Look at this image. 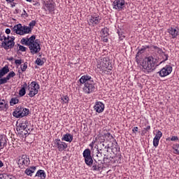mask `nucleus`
Returning a JSON list of instances; mask_svg holds the SVG:
<instances>
[{
    "mask_svg": "<svg viewBox=\"0 0 179 179\" xmlns=\"http://www.w3.org/2000/svg\"><path fill=\"white\" fill-rule=\"evenodd\" d=\"M80 86L83 87V92L85 94H92L97 90V84L89 74H85L81 76L78 80Z\"/></svg>",
    "mask_w": 179,
    "mask_h": 179,
    "instance_id": "1",
    "label": "nucleus"
},
{
    "mask_svg": "<svg viewBox=\"0 0 179 179\" xmlns=\"http://www.w3.org/2000/svg\"><path fill=\"white\" fill-rule=\"evenodd\" d=\"M22 45H27L32 54H38L41 51V47L38 43V39L36 40V36L33 35L30 38H22L20 41Z\"/></svg>",
    "mask_w": 179,
    "mask_h": 179,
    "instance_id": "2",
    "label": "nucleus"
},
{
    "mask_svg": "<svg viewBox=\"0 0 179 179\" xmlns=\"http://www.w3.org/2000/svg\"><path fill=\"white\" fill-rule=\"evenodd\" d=\"M139 65L143 72H148V73L153 72L157 66V59L153 56L146 57L140 62Z\"/></svg>",
    "mask_w": 179,
    "mask_h": 179,
    "instance_id": "3",
    "label": "nucleus"
},
{
    "mask_svg": "<svg viewBox=\"0 0 179 179\" xmlns=\"http://www.w3.org/2000/svg\"><path fill=\"white\" fill-rule=\"evenodd\" d=\"M96 66L99 70L104 72L106 75H111L113 66H110V59L108 57H100L97 61Z\"/></svg>",
    "mask_w": 179,
    "mask_h": 179,
    "instance_id": "4",
    "label": "nucleus"
},
{
    "mask_svg": "<svg viewBox=\"0 0 179 179\" xmlns=\"http://www.w3.org/2000/svg\"><path fill=\"white\" fill-rule=\"evenodd\" d=\"M40 90V85L36 81H32L31 83L27 84V90L28 92V96L29 97H34L36 94H38Z\"/></svg>",
    "mask_w": 179,
    "mask_h": 179,
    "instance_id": "5",
    "label": "nucleus"
},
{
    "mask_svg": "<svg viewBox=\"0 0 179 179\" xmlns=\"http://www.w3.org/2000/svg\"><path fill=\"white\" fill-rule=\"evenodd\" d=\"M13 30L14 33L19 34V36H24L25 34H31V29L26 25L22 26V24H15L13 27Z\"/></svg>",
    "mask_w": 179,
    "mask_h": 179,
    "instance_id": "6",
    "label": "nucleus"
},
{
    "mask_svg": "<svg viewBox=\"0 0 179 179\" xmlns=\"http://www.w3.org/2000/svg\"><path fill=\"white\" fill-rule=\"evenodd\" d=\"M17 164L20 169H24L30 164V158L27 155H22L17 158Z\"/></svg>",
    "mask_w": 179,
    "mask_h": 179,
    "instance_id": "7",
    "label": "nucleus"
},
{
    "mask_svg": "<svg viewBox=\"0 0 179 179\" xmlns=\"http://www.w3.org/2000/svg\"><path fill=\"white\" fill-rule=\"evenodd\" d=\"M29 113H30V110L26 108H17L13 113V115L15 118H23V117L29 115Z\"/></svg>",
    "mask_w": 179,
    "mask_h": 179,
    "instance_id": "8",
    "label": "nucleus"
},
{
    "mask_svg": "<svg viewBox=\"0 0 179 179\" xmlns=\"http://www.w3.org/2000/svg\"><path fill=\"white\" fill-rule=\"evenodd\" d=\"M87 22L89 26L94 27L95 26H97L100 22H101V17L98 14H92L91 15L88 16Z\"/></svg>",
    "mask_w": 179,
    "mask_h": 179,
    "instance_id": "9",
    "label": "nucleus"
},
{
    "mask_svg": "<svg viewBox=\"0 0 179 179\" xmlns=\"http://www.w3.org/2000/svg\"><path fill=\"white\" fill-rule=\"evenodd\" d=\"M83 156L84 157L85 163L89 167H92L93 165V158L92 157V152L90 149L87 148L83 151Z\"/></svg>",
    "mask_w": 179,
    "mask_h": 179,
    "instance_id": "10",
    "label": "nucleus"
},
{
    "mask_svg": "<svg viewBox=\"0 0 179 179\" xmlns=\"http://www.w3.org/2000/svg\"><path fill=\"white\" fill-rule=\"evenodd\" d=\"M54 148H56L57 150H59V152H64L65 149L68 148V144L65 142L61 141V139L56 138L54 141Z\"/></svg>",
    "mask_w": 179,
    "mask_h": 179,
    "instance_id": "11",
    "label": "nucleus"
},
{
    "mask_svg": "<svg viewBox=\"0 0 179 179\" xmlns=\"http://www.w3.org/2000/svg\"><path fill=\"white\" fill-rule=\"evenodd\" d=\"M4 48L6 50H9L10 48H13L15 46V36H9L4 38Z\"/></svg>",
    "mask_w": 179,
    "mask_h": 179,
    "instance_id": "12",
    "label": "nucleus"
},
{
    "mask_svg": "<svg viewBox=\"0 0 179 179\" xmlns=\"http://www.w3.org/2000/svg\"><path fill=\"white\" fill-rule=\"evenodd\" d=\"M171 72H173V67L170 65H166L158 73L161 78H165V76H169Z\"/></svg>",
    "mask_w": 179,
    "mask_h": 179,
    "instance_id": "13",
    "label": "nucleus"
},
{
    "mask_svg": "<svg viewBox=\"0 0 179 179\" xmlns=\"http://www.w3.org/2000/svg\"><path fill=\"white\" fill-rule=\"evenodd\" d=\"M113 9L116 10H122L125 8V0H115L113 1Z\"/></svg>",
    "mask_w": 179,
    "mask_h": 179,
    "instance_id": "14",
    "label": "nucleus"
},
{
    "mask_svg": "<svg viewBox=\"0 0 179 179\" xmlns=\"http://www.w3.org/2000/svg\"><path fill=\"white\" fill-rule=\"evenodd\" d=\"M168 33L171 38H177V36H179V29L177 27H171L168 29Z\"/></svg>",
    "mask_w": 179,
    "mask_h": 179,
    "instance_id": "15",
    "label": "nucleus"
},
{
    "mask_svg": "<svg viewBox=\"0 0 179 179\" xmlns=\"http://www.w3.org/2000/svg\"><path fill=\"white\" fill-rule=\"evenodd\" d=\"M105 106L104 103L101 101H96L95 103V105L94 106V110L96 111V113H103L104 111Z\"/></svg>",
    "mask_w": 179,
    "mask_h": 179,
    "instance_id": "16",
    "label": "nucleus"
},
{
    "mask_svg": "<svg viewBox=\"0 0 179 179\" xmlns=\"http://www.w3.org/2000/svg\"><path fill=\"white\" fill-rule=\"evenodd\" d=\"M152 50L155 52H157V54H158L159 55H164L166 57L165 60L169 59V55H167V54H166V52H163V50H162V48H160L157 46L153 45V46H152Z\"/></svg>",
    "mask_w": 179,
    "mask_h": 179,
    "instance_id": "17",
    "label": "nucleus"
},
{
    "mask_svg": "<svg viewBox=\"0 0 179 179\" xmlns=\"http://www.w3.org/2000/svg\"><path fill=\"white\" fill-rule=\"evenodd\" d=\"M8 108H9L8 101L3 99L0 101V111H7Z\"/></svg>",
    "mask_w": 179,
    "mask_h": 179,
    "instance_id": "18",
    "label": "nucleus"
},
{
    "mask_svg": "<svg viewBox=\"0 0 179 179\" xmlns=\"http://www.w3.org/2000/svg\"><path fill=\"white\" fill-rule=\"evenodd\" d=\"M62 141H64L65 142H69L71 143V142L73 141V135L69 133H66V134L63 135Z\"/></svg>",
    "mask_w": 179,
    "mask_h": 179,
    "instance_id": "19",
    "label": "nucleus"
},
{
    "mask_svg": "<svg viewBox=\"0 0 179 179\" xmlns=\"http://www.w3.org/2000/svg\"><path fill=\"white\" fill-rule=\"evenodd\" d=\"M35 177H39L41 179H45V177H47V175L45 174V171L44 170L39 169Z\"/></svg>",
    "mask_w": 179,
    "mask_h": 179,
    "instance_id": "20",
    "label": "nucleus"
},
{
    "mask_svg": "<svg viewBox=\"0 0 179 179\" xmlns=\"http://www.w3.org/2000/svg\"><path fill=\"white\" fill-rule=\"evenodd\" d=\"M9 72V66H5L0 69V78H3Z\"/></svg>",
    "mask_w": 179,
    "mask_h": 179,
    "instance_id": "21",
    "label": "nucleus"
},
{
    "mask_svg": "<svg viewBox=\"0 0 179 179\" xmlns=\"http://www.w3.org/2000/svg\"><path fill=\"white\" fill-rule=\"evenodd\" d=\"M35 171H36V166H30L29 168L25 170V174H27V176H29L30 177H31V176H33V173Z\"/></svg>",
    "mask_w": 179,
    "mask_h": 179,
    "instance_id": "22",
    "label": "nucleus"
},
{
    "mask_svg": "<svg viewBox=\"0 0 179 179\" xmlns=\"http://www.w3.org/2000/svg\"><path fill=\"white\" fill-rule=\"evenodd\" d=\"M45 8L46 10H48L49 12H54V10H55V5L52 3H46Z\"/></svg>",
    "mask_w": 179,
    "mask_h": 179,
    "instance_id": "23",
    "label": "nucleus"
},
{
    "mask_svg": "<svg viewBox=\"0 0 179 179\" xmlns=\"http://www.w3.org/2000/svg\"><path fill=\"white\" fill-rule=\"evenodd\" d=\"M26 87H27V83H25L19 91V96H20V97H23V96L26 94Z\"/></svg>",
    "mask_w": 179,
    "mask_h": 179,
    "instance_id": "24",
    "label": "nucleus"
},
{
    "mask_svg": "<svg viewBox=\"0 0 179 179\" xmlns=\"http://www.w3.org/2000/svg\"><path fill=\"white\" fill-rule=\"evenodd\" d=\"M148 48H150V47L149 45L142 46V48L138 51L136 55V58L139 57L140 54H143V52H145V50H148Z\"/></svg>",
    "mask_w": 179,
    "mask_h": 179,
    "instance_id": "25",
    "label": "nucleus"
},
{
    "mask_svg": "<svg viewBox=\"0 0 179 179\" xmlns=\"http://www.w3.org/2000/svg\"><path fill=\"white\" fill-rule=\"evenodd\" d=\"M27 128V124L24 122H21L17 127V131H25Z\"/></svg>",
    "mask_w": 179,
    "mask_h": 179,
    "instance_id": "26",
    "label": "nucleus"
},
{
    "mask_svg": "<svg viewBox=\"0 0 179 179\" xmlns=\"http://www.w3.org/2000/svg\"><path fill=\"white\" fill-rule=\"evenodd\" d=\"M108 31H110V30L107 27H104L101 29V33L102 37H107L108 36H110V34L108 33Z\"/></svg>",
    "mask_w": 179,
    "mask_h": 179,
    "instance_id": "27",
    "label": "nucleus"
},
{
    "mask_svg": "<svg viewBox=\"0 0 179 179\" xmlns=\"http://www.w3.org/2000/svg\"><path fill=\"white\" fill-rule=\"evenodd\" d=\"M62 104H68L69 103V97L66 95L63 96L60 98Z\"/></svg>",
    "mask_w": 179,
    "mask_h": 179,
    "instance_id": "28",
    "label": "nucleus"
},
{
    "mask_svg": "<svg viewBox=\"0 0 179 179\" xmlns=\"http://www.w3.org/2000/svg\"><path fill=\"white\" fill-rule=\"evenodd\" d=\"M19 103V99L17 97L12 98L10 101V106H15Z\"/></svg>",
    "mask_w": 179,
    "mask_h": 179,
    "instance_id": "29",
    "label": "nucleus"
},
{
    "mask_svg": "<svg viewBox=\"0 0 179 179\" xmlns=\"http://www.w3.org/2000/svg\"><path fill=\"white\" fill-rule=\"evenodd\" d=\"M173 153L175 155H179V144H174L173 145Z\"/></svg>",
    "mask_w": 179,
    "mask_h": 179,
    "instance_id": "30",
    "label": "nucleus"
},
{
    "mask_svg": "<svg viewBox=\"0 0 179 179\" xmlns=\"http://www.w3.org/2000/svg\"><path fill=\"white\" fill-rule=\"evenodd\" d=\"M16 76V73L14 71H10L6 76V79L7 80H10L11 78H15Z\"/></svg>",
    "mask_w": 179,
    "mask_h": 179,
    "instance_id": "31",
    "label": "nucleus"
},
{
    "mask_svg": "<svg viewBox=\"0 0 179 179\" xmlns=\"http://www.w3.org/2000/svg\"><path fill=\"white\" fill-rule=\"evenodd\" d=\"M37 22H36V20H32L31 22H29V26H27V27H29V29H31V33L34 27V26H36V24Z\"/></svg>",
    "mask_w": 179,
    "mask_h": 179,
    "instance_id": "32",
    "label": "nucleus"
},
{
    "mask_svg": "<svg viewBox=\"0 0 179 179\" xmlns=\"http://www.w3.org/2000/svg\"><path fill=\"white\" fill-rule=\"evenodd\" d=\"M162 136H163V133H162L159 130H158L157 134H155L154 139L160 140L162 138Z\"/></svg>",
    "mask_w": 179,
    "mask_h": 179,
    "instance_id": "33",
    "label": "nucleus"
},
{
    "mask_svg": "<svg viewBox=\"0 0 179 179\" xmlns=\"http://www.w3.org/2000/svg\"><path fill=\"white\" fill-rule=\"evenodd\" d=\"M35 64H36V65H38V66H43V65H44V61L41 60V59L40 58H37Z\"/></svg>",
    "mask_w": 179,
    "mask_h": 179,
    "instance_id": "34",
    "label": "nucleus"
},
{
    "mask_svg": "<svg viewBox=\"0 0 179 179\" xmlns=\"http://www.w3.org/2000/svg\"><path fill=\"white\" fill-rule=\"evenodd\" d=\"M103 169V166H97V164H94L93 166H92V170L94 171H100V169Z\"/></svg>",
    "mask_w": 179,
    "mask_h": 179,
    "instance_id": "35",
    "label": "nucleus"
},
{
    "mask_svg": "<svg viewBox=\"0 0 179 179\" xmlns=\"http://www.w3.org/2000/svg\"><path fill=\"white\" fill-rule=\"evenodd\" d=\"M22 72H26V69H27V62L21 64L20 66Z\"/></svg>",
    "mask_w": 179,
    "mask_h": 179,
    "instance_id": "36",
    "label": "nucleus"
},
{
    "mask_svg": "<svg viewBox=\"0 0 179 179\" xmlns=\"http://www.w3.org/2000/svg\"><path fill=\"white\" fill-rule=\"evenodd\" d=\"M5 83H8V80L6 78L0 77V85H5Z\"/></svg>",
    "mask_w": 179,
    "mask_h": 179,
    "instance_id": "37",
    "label": "nucleus"
},
{
    "mask_svg": "<svg viewBox=\"0 0 179 179\" xmlns=\"http://www.w3.org/2000/svg\"><path fill=\"white\" fill-rule=\"evenodd\" d=\"M160 141V140L157 139V138H154L153 139V146L155 148H157V146H159V142Z\"/></svg>",
    "mask_w": 179,
    "mask_h": 179,
    "instance_id": "38",
    "label": "nucleus"
},
{
    "mask_svg": "<svg viewBox=\"0 0 179 179\" xmlns=\"http://www.w3.org/2000/svg\"><path fill=\"white\" fill-rule=\"evenodd\" d=\"M19 50H20V51H22V52H24L27 51V48H26V47H24L22 45H19Z\"/></svg>",
    "mask_w": 179,
    "mask_h": 179,
    "instance_id": "39",
    "label": "nucleus"
},
{
    "mask_svg": "<svg viewBox=\"0 0 179 179\" xmlns=\"http://www.w3.org/2000/svg\"><path fill=\"white\" fill-rule=\"evenodd\" d=\"M5 38H6V36H5V34L2 33V31H0V41H5Z\"/></svg>",
    "mask_w": 179,
    "mask_h": 179,
    "instance_id": "40",
    "label": "nucleus"
},
{
    "mask_svg": "<svg viewBox=\"0 0 179 179\" xmlns=\"http://www.w3.org/2000/svg\"><path fill=\"white\" fill-rule=\"evenodd\" d=\"M104 136H105L106 138H108L109 139H113V138H114V137L113 136V135H111V134H110V133H106V134H104Z\"/></svg>",
    "mask_w": 179,
    "mask_h": 179,
    "instance_id": "41",
    "label": "nucleus"
},
{
    "mask_svg": "<svg viewBox=\"0 0 179 179\" xmlns=\"http://www.w3.org/2000/svg\"><path fill=\"white\" fill-rule=\"evenodd\" d=\"M5 147V141L0 139V149Z\"/></svg>",
    "mask_w": 179,
    "mask_h": 179,
    "instance_id": "42",
    "label": "nucleus"
},
{
    "mask_svg": "<svg viewBox=\"0 0 179 179\" xmlns=\"http://www.w3.org/2000/svg\"><path fill=\"white\" fill-rule=\"evenodd\" d=\"M171 141L172 142H177V141H178V136H173L171 138Z\"/></svg>",
    "mask_w": 179,
    "mask_h": 179,
    "instance_id": "43",
    "label": "nucleus"
},
{
    "mask_svg": "<svg viewBox=\"0 0 179 179\" xmlns=\"http://www.w3.org/2000/svg\"><path fill=\"white\" fill-rule=\"evenodd\" d=\"M31 2H32V5L34 6H40V2L37 1H31Z\"/></svg>",
    "mask_w": 179,
    "mask_h": 179,
    "instance_id": "44",
    "label": "nucleus"
},
{
    "mask_svg": "<svg viewBox=\"0 0 179 179\" xmlns=\"http://www.w3.org/2000/svg\"><path fill=\"white\" fill-rule=\"evenodd\" d=\"M8 174L2 173L0 174V179H7Z\"/></svg>",
    "mask_w": 179,
    "mask_h": 179,
    "instance_id": "45",
    "label": "nucleus"
},
{
    "mask_svg": "<svg viewBox=\"0 0 179 179\" xmlns=\"http://www.w3.org/2000/svg\"><path fill=\"white\" fill-rule=\"evenodd\" d=\"M22 17H29V15L27 14L25 10H23L22 13Z\"/></svg>",
    "mask_w": 179,
    "mask_h": 179,
    "instance_id": "46",
    "label": "nucleus"
},
{
    "mask_svg": "<svg viewBox=\"0 0 179 179\" xmlns=\"http://www.w3.org/2000/svg\"><path fill=\"white\" fill-rule=\"evenodd\" d=\"M15 64L16 65H22V59H15Z\"/></svg>",
    "mask_w": 179,
    "mask_h": 179,
    "instance_id": "47",
    "label": "nucleus"
},
{
    "mask_svg": "<svg viewBox=\"0 0 179 179\" xmlns=\"http://www.w3.org/2000/svg\"><path fill=\"white\" fill-rule=\"evenodd\" d=\"M7 179H16V177L13 176V175L7 174Z\"/></svg>",
    "mask_w": 179,
    "mask_h": 179,
    "instance_id": "48",
    "label": "nucleus"
},
{
    "mask_svg": "<svg viewBox=\"0 0 179 179\" xmlns=\"http://www.w3.org/2000/svg\"><path fill=\"white\" fill-rule=\"evenodd\" d=\"M138 127H134L132 129V131L134 132V134H136L138 132Z\"/></svg>",
    "mask_w": 179,
    "mask_h": 179,
    "instance_id": "49",
    "label": "nucleus"
},
{
    "mask_svg": "<svg viewBox=\"0 0 179 179\" xmlns=\"http://www.w3.org/2000/svg\"><path fill=\"white\" fill-rule=\"evenodd\" d=\"M143 129H144V131H146L147 132H149L150 131V126L148 125L146 127H145Z\"/></svg>",
    "mask_w": 179,
    "mask_h": 179,
    "instance_id": "50",
    "label": "nucleus"
},
{
    "mask_svg": "<svg viewBox=\"0 0 179 179\" xmlns=\"http://www.w3.org/2000/svg\"><path fill=\"white\" fill-rule=\"evenodd\" d=\"M103 43H108V38L103 36Z\"/></svg>",
    "mask_w": 179,
    "mask_h": 179,
    "instance_id": "51",
    "label": "nucleus"
},
{
    "mask_svg": "<svg viewBox=\"0 0 179 179\" xmlns=\"http://www.w3.org/2000/svg\"><path fill=\"white\" fill-rule=\"evenodd\" d=\"M146 134H148V131H145V129H143L141 132V136H143V135H146Z\"/></svg>",
    "mask_w": 179,
    "mask_h": 179,
    "instance_id": "52",
    "label": "nucleus"
},
{
    "mask_svg": "<svg viewBox=\"0 0 179 179\" xmlns=\"http://www.w3.org/2000/svg\"><path fill=\"white\" fill-rule=\"evenodd\" d=\"M11 5V8H15V6H16V3H14V1H13L12 3H10Z\"/></svg>",
    "mask_w": 179,
    "mask_h": 179,
    "instance_id": "53",
    "label": "nucleus"
},
{
    "mask_svg": "<svg viewBox=\"0 0 179 179\" xmlns=\"http://www.w3.org/2000/svg\"><path fill=\"white\" fill-rule=\"evenodd\" d=\"M6 34H10V29H6Z\"/></svg>",
    "mask_w": 179,
    "mask_h": 179,
    "instance_id": "54",
    "label": "nucleus"
},
{
    "mask_svg": "<svg viewBox=\"0 0 179 179\" xmlns=\"http://www.w3.org/2000/svg\"><path fill=\"white\" fill-rule=\"evenodd\" d=\"M6 2H7V3H12V2H15V0H6Z\"/></svg>",
    "mask_w": 179,
    "mask_h": 179,
    "instance_id": "55",
    "label": "nucleus"
},
{
    "mask_svg": "<svg viewBox=\"0 0 179 179\" xmlns=\"http://www.w3.org/2000/svg\"><path fill=\"white\" fill-rule=\"evenodd\" d=\"M113 145H115V148H117V145H118V143H117V141L115 140H114Z\"/></svg>",
    "mask_w": 179,
    "mask_h": 179,
    "instance_id": "56",
    "label": "nucleus"
},
{
    "mask_svg": "<svg viewBox=\"0 0 179 179\" xmlns=\"http://www.w3.org/2000/svg\"><path fill=\"white\" fill-rule=\"evenodd\" d=\"M163 61L162 62H166V61H167V59H166V56L165 55H162Z\"/></svg>",
    "mask_w": 179,
    "mask_h": 179,
    "instance_id": "57",
    "label": "nucleus"
},
{
    "mask_svg": "<svg viewBox=\"0 0 179 179\" xmlns=\"http://www.w3.org/2000/svg\"><path fill=\"white\" fill-rule=\"evenodd\" d=\"M17 13H19V9H15V10H14V14H15V15H17Z\"/></svg>",
    "mask_w": 179,
    "mask_h": 179,
    "instance_id": "58",
    "label": "nucleus"
},
{
    "mask_svg": "<svg viewBox=\"0 0 179 179\" xmlns=\"http://www.w3.org/2000/svg\"><path fill=\"white\" fill-rule=\"evenodd\" d=\"M1 167H3V163L1 160H0V169H1Z\"/></svg>",
    "mask_w": 179,
    "mask_h": 179,
    "instance_id": "59",
    "label": "nucleus"
},
{
    "mask_svg": "<svg viewBox=\"0 0 179 179\" xmlns=\"http://www.w3.org/2000/svg\"><path fill=\"white\" fill-rule=\"evenodd\" d=\"M90 147L93 149V148H94V145L92 144V143L90 144Z\"/></svg>",
    "mask_w": 179,
    "mask_h": 179,
    "instance_id": "60",
    "label": "nucleus"
},
{
    "mask_svg": "<svg viewBox=\"0 0 179 179\" xmlns=\"http://www.w3.org/2000/svg\"><path fill=\"white\" fill-rule=\"evenodd\" d=\"M105 149H110V145H106V146L105 147Z\"/></svg>",
    "mask_w": 179,
    "mask_h": 179,
    "instance_id": "61",
    "label": "nucleus"
},
{
    "mask_svg": "<svg viewBox=\"0 0 179 179\" xmlns=\"http://www.w3.org/2000/svg\"><path fill=\"white\" fill-rule=\"evenodd\" d=\"M1 10H3V8H2V6H0V12H1Z\"/></svg>",
    "mask_w": 179,
    "mask_h": 179,
    "instance_id": "62",
    "label": "nucleus"
},
{
    "mask_svg": "<svg viewBox=\"0 0 179 179\" xmlns=\"http://www.w3.org/2000/svg\"><path fill=\"white\" fill-rule=\"evenodd\" d=\"M97 166H102V169H103V163L101 162V164H98Z\"/></svg>",
    "mask_w": 179,
    "mask_h": 179,
    "instance_id": "63",
    "label": "nucleus"
},
{
    "mask_svg": "<svg viewBox=\"0 0 179 179\" xmlns=\"http://www.w3.org/2000/svg\"><path fill=\"white\" fill-rule=\"evenodd\" d=\"M91 143H92V145H94V143H96V141H92Z\"/></svg>",
    "mask_w": 179,
    "mask_h": 179,
    "instance_id": "64",
    "label": "nucleus"
}]
</instances>
